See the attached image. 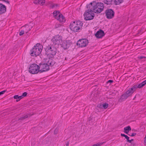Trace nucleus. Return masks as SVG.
Returning <instances> with one entry per match:
<instances>
[{"label":"nucleus","instance_id":"nucleus-11","mask_svg":"<svg viewBox=\"0 0 146 146\" xmlns=\"http://www.w3.org/2000/svg\"><path fill=\"white\" fill-rule=\"evenodd\" d=\"M71 25H72L75 26V27H79L81 28V29L82 30V27L83 26V23L82 22L80 21H76L72 22L70 24Z\"/></svg>","mask_w":146,"mask_h":146},{"label":"nucleus","instance_id":"nucleus-17","mask_svg":"<svg viewBox=\"0 0 146 146\" xmlns=\"http://www.w3.org/2000/svg\"><path fill=\"white\" fill-rule=\"evenodd\" d=\"M6 10V7L2 3H0V15L5 13Z\"/></svg>","mask_w":146,"mask_h":146},{"label":"nucleus","instance_id":"nucleus-29","mask_svg":"<svg viewBox=\"0 0 146 146\" xmlns=\"http://www.w3.org/2000/svg\"><path fill=\"white\" fill-rule=\"evenodd\" d=\"M113 81L112 80H109L106 83L107 84L109 83V85H110L111 83H113Z\"/></svg>","mask_w":146,"mask_h":146},{"label":"nucleus","instance_id":"nucleus-18","mask_svg":"<svg viewBox=\"0 0 146 146\" xmlns=\"http://www.w3.org/2000/svg\"><path fill=\"white\" fill-rule=\"evenodd\" d=\"M128 98V96L124 93L121 95L120 97L118 100V102H121L125 101Z\"/></svg>","mask_w":146,"mask_h":146},{"label":"nucleus","instance_id":"nucleus-22","mask_svg":"<svg viewBox=\"0 0 146 146\" xmlns=\"http://www.w3.org/2000/svg\"><path fill=\"white\" fill-rule=\"evenodd\" d=\"M60 11H57V10H55L53 12V17L56 18V17H57V16L58 15H59L60 14Z\"/></svg>","mask_w":146,"mask_h":146},{"label":"nucleus","instance_id":"nucleus-14","mask_svg":"<svg viewBox=\"0 0 146 146\" xmlns=\"http://www.w3.org/2000/svg\"><path fill=\"white\" fill-rule=\"evenodd\" d=\"M136 90L133 86L131 88L126 91L125 93L128 96V97L131 96L132 94Z\"/></svg>","mask_w":146,"mask_h":146},{"label":"nucleus","instance_id":"nucleus-7","mask_svg":"<svg viewBox=\"0 0 146 146\" xmlns=\"http://www.w3.org/2000/svg\"><path fill=\"white\" fill-rule=\"evenodd\" d=\"M39 72L42 73L43 72L47 71L49 70V65L47 63H42L39 64Z\"/></svg>","mask_w":146,"mask_h":146},{"label":"nucleus","instance_id":"nucleus-35","mask_svg":"<svg viewBox=\"0 0 146 146\" xmlns=\"http://www.w3.org/2000/svg\"><path fill=\"white\" fill-rule=\"evenodd\" d=\"M97 107L100 108H103L102 104H100L98 105Z\"/></svg>","mask_w":146,"mask_h":146},{"label":"nucleus","instance_id":"nucleus-38","mask_svg":"<svg viewBox=\"0 0 146 146\" xmlns=\"http://www.w3.org/2000/svg\"><path fill=\"white\" fill-rule=\"evenodd\" d=\"M6 91V90H4L0 92V96L3 94Z\"/></svg>","mask_w":146,"mask_h":146},{"label":"nucleus","instance_id":"nucleus-36","mask_svg":"<svg viewBox=\"0 0 146 146\" xmlns=\"http://www.w3.org/2000/svg\"><path fill=\"white\" fill-rule=\"evenodd\" d=\"M58 132V129L57 128L54 131V134H56Z\"/></svg>","mask_w":146,"mask_h":146},{"label":"nucleus","instance_id":"nucleus-24","mask_svg":"<svg viewBox=\"0 0 146 146\" xmlns=\"http://www.w3.org/2000/svg\"><path fill=\"white\" fill-rule=\"evenodd\" d=\"M29 116H30V114L26 115H25L24 116L22 117H21L20 118H19V119L18 120L19 121V120H24L25 119L28 117Z\"/></svg>","mask_w":146,"mask_h":146},{"label":"nucleus","instance_id":"nucleus-37","mask_svg":"<svg viewBox=\"0 0 146 146\" xmlns=\"http://www.w3.org/2000/svg\"><path fill=\"white\" fill-rule=\"evenodd\" d=\"M136 134V133H133L131 134V135H130L129 134H128V135L129 136H130L131 137H133L135 136Z\"/></svg>","mask_w":146,"mask_h":146},{"label":"nucleus","instance_id":"nucleus-30","mask_svg":"<svg viewBox=\"0 0 146 146\" xmlns=\"http://www.w3.org/2000/svg\"><path fill=\"white\" fill-rule=\"evenodd\" d=\"M138 58L140 60H142L146 58V57L143 56H140L138 57Z\"/></svg>","mask_w":146,"mask_h":146},{"label":"nucleus","instance_id":"nucleus-19","mask_svg":"<svg viewBox=\"0 0 146 146\" xmlns=\"http://www.w3.org/2000/svg\"><path fill=\"white\" fill-rule=\"evenodd\" d=\"M56 19L60 22H63L65 21L64 17L60 13Z\"/></svg>","mask_w":146,"mask_h":146},{"label":"nucleus","instance_id":"nucleus-2","mask_svg":"<svg viewBox=\"0 0 146 146\" xmlns=\"http://www.w3.org/2000/svg\"><path fill=\"white\" fill-rule=\"evenodd\" d=\"M52 44H50V45H48L46 46L44 48L45 51V54L47 56L50 55L55 56L57 53V48L54 47Z\"/></svg>","mask_w":146,"mask_h":146},{"label":"nucleus","instance_id":"nucleus-5","mask_svg":"<svg viewBox=\"0 0 146 146\" xmlns=\"http://www.w3.org/2000/svg\"><path fill=\"white\" fill-rule=\"evenodd\" d=\"M88 9V10L85 11L84 15V19L86 21L93 19L94 17V11H93L92 12L90 11V10H89V8Z\"/></svg>","mask_w":146,"mask_h":146},{"label":"nucleus","instance_id":"nucleus-32","mask_svg":"<svg viewBox=\"0 0 146 146\" xmlns=\"http://www.w3.org/2000/svg\"><path fill=\"white\" fill-rule=\"evenodd\" d=\"M27 93L26 92H24L23 93L22 96L23 97H26L27 96Z\"/></svg>","mask_w":146,"mask_h":146},{"label":"nucleus","instance_id":"nucleus-23","mask_svg":"<svg viewBox=\"0 0 146 146\" xmlns=\"http://www.w3.org/2000/svg\"><path fill=\"white\" fill-rule=\"evenodd\" d=\"M123 0H114V3L115 5H119L123 3Z\"/></svg>","mask_w":146,"mask_h":146},{"label":"nucleus","instance_id":"nucleus-1","mask_svg":"<svg viewBox=\"0 0 146 146\" xmlns=\"http://www.w3.org/2000/svg\"><path fill=\"white\" fill-rule=\"evenodd\" d=\"M86 7L87 9L89 8V10H90V11L92 12L93 11L94 13H99L103 10L104 6L102 3H96V1H93L87 5Z\"/></svg>","mask_w":146,"mask_h":146},{"label":"nucleus","instance_id":"nucleus-16","mask_svg":"<svg viewBox=\"0 0 146 146\" xmlns=\"http://www.w3.org/2000/svg\"><path fill=\"white\" fill-rule=\"evenodd\" d=\"M70 46L69 43L67 41H64L62 43V47L64 50L67 49Z\"/></svg>","mask_w":146,"mask_h":146},{"label":"nucleus","instance_id":"nucleus-45","mask_svg":"<svg viewBox=\"0 0 146 146\" xmlns=\"http://www.w3.org/2000/svg\"><path fill=\"white\" fill-rule=\"evenodd\" d=\"M131 145L132 146H136V144L135 143H131Z\"/></svg>","mask_w":146,"mask_h":146},{"label":"nucleus","instance_id":"nucleus-21","mask_svg":"<svg viewBox=\"0 0 146 146\" xmlns=\"http://www.w3.org/2000/svg\"><path fill=\"white\" fill-rule=\"evenodd\" d=\"M131 130V128L129 126H128L124 127V132L127 134H128L129 131Z\"/></svg>","mask_w":146,"mask_h":146},{"label":"nucleus","instance_id":"nucleus-13","mask_svg":"<svg viewBox=\"0 0 146 146\" xmlns=\"http://www.w3.org/2000/svg\"><path fill=\"white\" fill-rule=\"evenodd\" d=\"M69 27L71 31L74 33L80 32L82 31L80 27H75L74 26L70 24Z\"/></svg>","mask_w":146,"mask_h":146},{"label":"nucleus","instance_id":"nucleus-9","mask_svg":"<svg viewBox=\"0 0 146 146\" xmlns=\"http://www.w3.org/2000/svg\"><path fill=\"white\" fill-rule=\"evenodd\" d=\"M106 16L108 19L113 18L114 16V12L111 9H108L105 11Z\"/></svg>","mask_w":146,"mask_h":146},{"label":"nucleus","instance_id":"nucleus-10","mask_svg":"<svg viewBox=\"0 0 146 146\" xmlns=\"http://www.w3.org/2000/svg\"><path fill=\"white\" fill-rule=\"evenodd\" d=\"M54 56L52 55H50V56H47L48 58L46 61V63L49 66L52 67L55 64V62L54 60Z\"/></svg>","mask_w":146,"mask_h":146},{"label":"nucleus","instance_id":"nucleus-15","mask_svg":"<svg viewBox=\"0 0 146 146\" xmlns=\"http://www.w3.org/2000/svg\"><path fill=\"white\" fill-rule=\"evenodd\" d=\"M146 84V80L139 84L138 85L136 84L133 86L134 89L136 90L137 88H141L143 87Z\"/></svg>","mask_w":146,"mask_h":146},{"label":"nucleus","instance_id":"nucleus-49","mask_svg":"<svg viewBox=\"0 0 146 146\" xmlns=\"http://www.w3.org/2000/svg\"><path fill=\"white\" fill-rule=\"evenodd\" d=\"M67 58H66V57L65 58V60H67Z\"/></svg>","mask_w":146,"mask_h":146},{"label":"nucleus","instance_id":"nucleus-48","mask_svg":"<svg viewBox=\"0 0 146 146\" xmlns=\"http://www.w3.org/2000/svg\"><path fill=\"white\" fill-rule=\"evenodd\" d=\"M67 58H66V57L65 58V60H67Z\"/></svg>","mask_w":146,"mask_h":146},{"label":"nucleus","instance_id":"nucleus-25","mask_svg":"<svg viewBox=\"0 0 146 146\" xmlns=\"http://www.w3.org/2000/svg\"><path fill=\"white\" fill-rule=\"evenodd\" d=\"M113 0H104V2L107 5L111 4Z\"/></svg>","mask_w":146,"mask_h":146},{"label":"nucleus","instance_id":"nucleus-27","mask_svg":"<svg viewBox=\"0 0 146 146\" xmlns=\"http://www.w3.org/2000/svg\"><path fill=\"white\" fill-rule=\"evenodd\" d=\"M121 136L122 137H125V138L127 139V141L129 139V137H128L127 135H125V134L121 133Z\"/></svg>","mask_w":146,"mask_h":146},{"label":"nucleus","instance_id":"nucleus-6","mask_svg":"<svg viewBox=\"0 0 146 146\" xmlns=\"http://www.w3.org/2000/svg\"><path fill=\"white\" fill-rule=\"evenodd\" d=\"M88 40L86 39H79L77 42L76 44L79 46V47L82 48L86 47L88 43Z\"/></svg>","mask_w":146,"mask_h":146},{"label":"nucleus","instance_id":"nucleus-43","mask_svg":"<svg viewBox=\"0 0 146 146\" xmlns=\"http://www.w3.org/2000/svg\"><path fill=\"white\" fill-rule=\"evenodd\" d=\"M53 4H51L50 5V8L51 9H53L54 8Z\"/></svg>","mask_w":146,"mask_h":146},{"label":"nucleus","instance_id":"nucleus-44","mask_svg":"<svg viewBox=\"0 0 146 146\" xmlns=\"http://www.w3.org/2000/svg\"><path fill=\"white\" fill-rule=\"evenodd\" d=\"M3 1L9 4V2L8 1H7V0H3Z\"/></svg>","mask_w":146,"mask_h":146},{"label":"nucleus","instance_id":"nucleus-47","mask_svg":"<svg viewBox=\"0 0 146 146\" xmlns=\"http://www.w3.org/2000/svg\"><path fill=\"white\" fill-rule=\"evenodd\" d=\"M135 97H135V96L134 97V98H133V100H134V99H135Z\"/></svg>","mask_w":146,"mask_h":146},{"label":"nucleus","instance_id":"nucleus-12","mask_svg":"<svg viewBox=\"0 0 146 146\" xmlns=\"http://www.w3.org/2000/svg\"><path fill=\"white\" fill-rule=\"evenodd\" d=\"M104 31L102 29H100L95 34L96 37L98 38H101L105 35Z\"/></svg>","mask_w":146,"mask_h":146},{"label":"nucleus","instance_id":"nucleus-42","mask_svg":"<svg viewBox=\"0 0 146 146\" xmlns=\"http://www.w3.org/2000/svg\"><path fill=\"white\" fill-rule=\"evenodd\" d=\"M133 141V139H131V140H129V139L127 141V142H129V143H131L132 141Z\"/></svg>","mask_w":146,"mask_h":146},{"label":"nucleus","instance_id":"nucleus-33","mask_svg":"<svg viewBox=\"0 0 146 146\" xmlns=\"http://www.w3.org/2000/svg\"><path fill=\"white\" fill-rule=\"evenodd\" d=\"M19 100H16V101L17 102H18V101H19L21 99H22L23 98L22 95L21 96H19Z\"/></svg>","mask_w":146,"mask_h":146},{"label":"nucleus","instance_id":"nucleus-4","mask_svg":"<svg viewBox=\"0 0 146 146\" xmlns=\"http://www.w3.org/2000/svg\"><path fill=\"white\" fill-rule=\"evenodd\" d=\"M39 66L33 63L29 67V72L33 74H36L39 72Z\"/></svg>","mask_w":146,"mask_h":146},{"label":"nucleus","instance_id":"nucleus-40","mask_svg":"<svg viewBox=\"0 0 146 146\" xmlns=\"http://www.w3.org/2000/svg\"><path fill=\"white\" fill-rule=\"evenodd\" d=\"M53 5L54 6V7H59V5L56 4H53Z\"/></svg>","mask_w":146,"mask_h":146},{"label":"nucleus","instance_id":"nucleus-3","mask_svg":"<svg viewBox=\"0 0 146 146\" xmlns=\"http://www.w3.org/2000/svg\"><path fill=\"white\" fill-rule=\"evenodd\" d=\"M40 45V43H37L31 50L30 54L31 56H36L38 55L41 53L42 49L39 48L38 46Z\"/></svg>","mask_w":146,"mask_h":146},{"label":"nucleus","instance_id":"nucleus-41","mask_svg":"<svg viewBox=\"0 0 146 146\" xmlns=\"http://www.w3.org/2000/svg\"><path fill=\"white\" fill-rule=\"evenodd\" d=\"M61 26H62V25H56L55 26L56 28H58L59 27H60Z\"/></svg>","mask_w":146,"mask_h":146},{"label":"nucleus","instance_id":"nucleus-28","mask_svg":"<svg viewBox=\"0 0 146 146\" xmlns=\"http://www.w3.org/2000/svg\"><path fill=\"white\" fill-rule=\"evenodd\" d=\"M103 105V108L104 109H106L108 107V105L107 103H103L102 104Z\"/></svg>","mask_w":146,"mask_h":146},{"label":"nucleus","instance_id":"nucleus-31","mask_svg":"<svg viewBox=\"0 0 146 146\" xmlns=\"http://www.w3.org/2000/svg\"><path fill=\"white\" fill-rule=\"evenodd\" d=\"M24 33H25V31L24 30H21L19 33L20 35H22L23 34H24Z\"/></svg>","mask_w":146,"mask_h":146},{"label":"nucleus","instance_id":"nucleus-26","mask_svg":"<svg viewBox=\"0 0 146 146\" xmlns=\"http://www.w3.org/2000/svg\"><path fill=\"white\" fill-rule=\"evenodd\" d=\"M45 0H38V4L43 5L45 3Z\"/></svg>","mask_w":146,"mask_h":146},{"label":"nucleus","instance_id":"nucleus-46","mask_svg":"<svg viewBox=\"0 0 146 146\" xmlns=\"http://www.w3.org/2000/svg\"><path fill=\"white\" fill-rule=\"evenodd\" d=\"M69 144V142H67L66 144V146H68Z\"/></svg>","mask_w":146,"mask_h":146},{"label":"nucleus","instance_id":"nucleus-20","mask_svg":"<svg viewBox=\"0 0 146 146\" xmlns=\"http://www.w3.org/2000/svg\"><path fill=\"white\" fill-rule=\"evenodd\" d=\"M25 33H27L29 31H30L32 28V27L31 25H26L25 26Z\"/></svg>","mask_w":146,"mask_h":146},{"label":"nucleus","instance_id":"nucleus-39","mask_svg":"<svg viewBox=\"0 0 146 146\" xmlns=\"http://www.w3.org/2000/svg\"><path fill=\"white\" fill-rule=\"evenodd\" d=\"M38 0H35L34 1V3L35 4H38Z\"/></svg>","mask_w":146,"mask_h":146},{"label":"nucleus","instance_id":"nucleus-8","mask_svg":"<svg viewBox=\"0 0 146 146\" xmlns=\"http://www.w3.org/2000/svg\"><path fill=\"white\" fill-rule=\"evenodd\" d=\"M52 40L53 42V44L57 45L58 46L59 44H60L62 42V36L59 35H56L54 38L52 39Z\"/></svg>","mask_w":146,"mask_h":146},{"label":"nucleus","instance_id":"nucleus-34","mask_svg":"<svg viewBox=\"0 0 146 146\" xmlns=\"http://www.w3.org/2000/svg\"><path fill=\"white\" fill-rule=\"evenodd\" d=\"M19 96L18 95H15L13 97L14 99H16V100H19Z\"/></svg>","mask_w":146,"mask_h":146}]
</instances>
